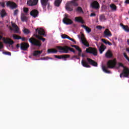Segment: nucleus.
Segmentation results:
<instances>
[{
	"label": "nucleus",
	"instance_id": "26",
	"mask_svg": "<svg viewBox=\"0 0 129 129\" xmlns=\"http://www.w3.org/2000/svg\"><path fill=\"white\" fill-rule=\"evenodd\" d=\"M109 7L112 12H115L117 9V7H116L115 5L113 4H111V5H110Z\"/></svg>",
	"mask_w": 129,
	"mask_h": 129
},
{
	"label": "nucleus",
	"instance_id": "18",
	"mask_svg": "<svg viewBox=\"0 0 129 129\" xmlns=\"http://www.w3.org/2000/svg\"><path fill=\"white\" fill-rule=\"evenodd\" d=\"M30 16L33 18H37L39 16V11L36 9L33 10L30 12Z\"/></svg>",
	"mask_w": 129,
	"mask_h": 129
},
{
	"label": "nucleus",
	"instance_id": "34",
	"mask_svg": "<svg viewBox=\"0 0 129 129\" xmlns=\"http://www.w3.org/2000/svg\"><path fill=\"white\" fill-rule=\"evenodd\" d=\"M100 20L101 22H103V21H105L106 19L105 18V16L104 15H102L100 16Z\"/></svg>",
	"mask_w": 129,
	"mask_h": 129
},
{
	"label": "nucleus",
	"instance_id": "21",
	"mask_svg": "<svg viewBox=\"0 0 129 129\" xmlns=\"http://www.w3.org/2000/svg\"><path fill=\"white\" fill-rule=\"evenodd\" d=\"M113 56V54H112V52L110 49H108L107 52L105 54V56L106 58H112V57Z\"/></svg>",
	"mask_w": 129,
	"mask_h": 129
},
{
	"label": "nucleus",
	"instance_id": "47",
	"mask_svg": "<svg viewBox=\"0 0 129 129\" xmlns=\"http://www.w3.org/2000/svg\"><path fill=\"white\" fill-rule=\"evenodd\" d=\"M95 16H96V14L95 13H92L90 14V17H95Z\"/></svg>",
	"mask_w": 129,
	"mask_h": 129
},
{
	"label": "nucleus",
	"instance_id": "29",
	"mask_svg": "<svg viewBox=\"0 0 129 129\" xmlns=\"http://www.w3.org/2000/svg\"><path fill=\"white\" fill-rule=\"evenodd\" d=\"M21 21L22 22H27L28 21V18L23 13L21 14Z\"/></svg>",
	"mask_w": 129,
	"mask_h": 129
},
{
	"label": "nucleus",
	"instance_id": "19",
	"mask_svg": "<svg viewBox=\"0 0 129 129\" xmlns=\"http://www.w3.org/2000/svg\"><path fill=\"white\" fill-rule=\"evenodd\" d=\"M103 36L106 38L107 37H111L112 34H111V32H110V31H109V29H106L104 31Z\"/></svg>",
	"mask_w": 129,
	"mask_h": 129
},
{
	"label": "nucleus",
	"instance_id": "15",
	"mask_svg": "<svg viewBox=\"0 0 129 129\" xmlns=\"http://www.w3.org/2000/svg\"><path fill=\"white\" fill-rule=\"evenodd\" d=\"M39 0H28L27 5L30 7H34V6H37Z\"/></svg>",
	"mask_w": 129,
	"mask_h": 129
},
{
	"label": "nucleus",
	"instance_id": "41",
	"mask_svg": "<svg viewBox=\"0 0 129 129\" xmlns=\"http://www.w3.org/2000/svg\"><path fill=\"white\" fill-rule=\"evenodd\" d=\"M18 13H19V10L17 9V10H15L14 13V15L17 16L18 15Z\"/></svg>",
	"mask_w": 129,
	"mask_h": 129
},
{
	"label": "nucleus",
	"instance_id": "25",
	"mask_svg": "<svg viewBox=\"0 0 129 129\" xmlns=\"http://www.w3.org/2000/svg\"><path fill=\"white\" fill-rule=\"evenodd\" d=\"M58 52V50L57 49H54V48H51V49H48L47 50V53L48 54H56Z\"/></svg>",
	"mask_w": 129,
	"mask_h": 129
},
{
	"label": "nucleus",
	"instance_id": "60",
	"mask_svg": "<svg viewBox=\"0 0 129 129\" xmlns=\"http://www.w3.org/2000/svg\"><path fill=\"white\" fill-rule=\"evenodd\" d=\"M114 2L115 3H116V2H117V0H115Z\"/></svg>",
	"mask_w": 129,
	"mask_h": 129
},
{
	"label": "nucleus",
	"instance_id": "20",
	"mask_svg": "<svg viewBox=\"0 0 129 129\" xmlns=\"http://www.w3.org/2000/svg\"><path fill=\"white\" fill-rule=\"evenodd\" d=\"M92 9H99V4L97 1H94L91 4Z\"/></svg>",
	"mask_w": 129,
	"mask_h": 129
},
{
	"label": "nucleus",
	"instance_id": "28",
	"mask_svg": "<svg viewBox=\"0 0 129 129\" xmlns=\"http://www.w3.org/2000/svg\"><path fill=\"white\" fill-rule=\"evenodd\" d=\"M12 27L13 28H14V31L15 32H16V33H19V27H18V26L17 25V24H15V23H12Z\"/></svg>",
	"mask_w": 129,
	"mask_h": 129
},
{
	"label": "nucleus",
	"instance_id": "54",
	"mask_svg": "<svg viewBox=\"0 0 129 129\" xmlns=\"http://www.w3.org/2000/svg\"><path fill=\"white\" fill-rule=\"evenodd\" d=\"M68 40H70V41H71L72 38H70V37L68 36Z\"/></svg>",
	"mask_w": 129,
	"mask_h": 129
},
{
	"label": "nucleus",
	"instance_id": "37",
	"mask_svg": "<svg viewBox=\"0 0 129 129\" xmlns=\"http://www.w3.org/2000/svg\"><path fill=\"white\" fill-rule=\"evenodd\" d=\"M123 56L124 57V58H125V59H126L129 62V57L128 56H127V55L126 54V53L125 52L123 53Z\"/></svg>",
	"mask_w": 129,
	"mask_h": 129
},
{
	"label": "nucleus",
	"instance_id": "8",
	"mask_svg": "<svg viewBox=\"0 0 129 129\" xmlns=\"http://www.w3.org/2000/svg\"><path fill=\"white\" fill-rule=\"evenodd\" d=\"M86 53L92 54L93 56H97V49L93 47H89L87 48L85 51Z\"/></svg>",
	"mask_w": 129,
	"mask_h": 129
},
{
	"label": "nucleus",
	"instance_id": "62",
	"mask_svg": "<svg viewBox=\"0 0 129 129\" xmlns=\"http://www.w3.org/2000/svg\"><path fill=\"white\" fill-rule=\"evenodd\" d=\"M10 30H13V29H12V28H10Z\"/></svg>",
	"mask_w": 129,
	"mask_h": 129
},
{
	"label": "nucleus",
	"instance_id": "22",
	"mask_svg": "<svg viewBox=\"0 0 129 129\" xmlns=\"http://www.w3.org/2000/svg\"><path fill=\"white\" fill-rule=\"evenodd\" d=\"M42 53H43V50H35L33 52V55L34 57H40Z\"/></svg>",
	"mask_w": 129,
	"mask_h": 129
},
{
	"label": "nucleus",
	"instance_id": "63",
	"mask_svg": "<svg viewBox=\"0 0 129 129\" xmlns=\"http://www.w3.org/2000/svg\"><path fill=\"white\" fill-rule=\"evenodd\" d=\"M128 14H129V11H128Z\"/></svg>",
	"mask_w": 129,
	"mask_h": 129
},
{
	"label": "nucleus",
	"instance_id": "36",
	"mask_svg": "<svg viewBox=\"0 0 129 129\" xmlns=\"http://www.w3.org/2000/svg\"><path fill=\"white\" fill-rule=\"evenodd\" d=\"M23 11L24 12V13H25V14H28V13H29V9L27 8H24L23 9Z\"/></svg>",
	"mask_w": 129,
	"mask_h": 129
},
{
	"label": "nucleus",
	"instance_id": "35",
	"mask_svg": "<svg viewBox=\"0 0 129 129\" xmlns=\"http://www.w3.org/2000/svg\"><path fill=\"white\" fill-rule=\"evenodd\" d=\"M23 32L24 34H27L28 35V34H30V30L27 28H25L23 30Z\"/></svg>",
	"mask_w": 129,
	"mask_h": 129
},
{
	"label": "nucleus",
	"instance_id": "38",
	"mask_svg": "<svg viewBox=\"0 0 129 129\" xmlns=\"http://www.w3.org/2000/svg\"><path fill=\"white\" fill-rule=\"evenodd\" d=\"M61 38L62 39H68V35H67L66 34H62V35H61Z\"/></svg>",
	"mask_w": 129,
	"mask_h": 129
},
{
	"label": "nucleus",
	"instance_id": "2",
	"mask_svg": "<svg viewBox=\"0 0 129 129\" xmlns=\"http://www.w3.org/2000/svg\"><path fill=\"white\" fill-rule=\"evenodd\" d=\"M87 60L88 62L86 61V60L83 59L81 61V64L83 67H85L86 68H90L91 67L90 66H89L88 64H90L92 66H94V67H97V62L96 61L93 60L91 58H87Z\"/></svg>",
	"mask_w": 129,
	"mask_h": 129
},
{
	"label": "nucleus",
	"instance_id": "11",
	"mask_svg": "<svg viewBox=\"0 0 129 129\" xmlns=\"http://www.w3.org/2000/svg\"><path fill=\"white\" fill-rule=\"evenodd\" d=\"M29 43L26 42H22L20 44L21 49L23 51H27L29 49Z\"/></svg>",
	"mask_w": 129,
	"mask_h": 129
},
{
	"label": "nucleus",
	"instance_id": "56",
	"mask_svg": "<svg viewBox=\"0 0 129 129\" xmlns=\"http://www.w3.org/2000/svg\"><path fill=\"white\" fill-rule=\"evenodd\" d=\"M44 60H47L48 59V57H43Z\"/></svg>",
	"mask_w": 129,
	"mask_h": 129
},
{
	"label": "nucleus",
	"instance_id": "9",
	"mask_svg": "<svg viewBox=\"0 0 129 129\" xmlns=\"http://www.w3.org/2000/svg\"><path fill=\"white\" fill-rule=\"evenodd\" d=\"M128 77L129 76V69L127 67L124 68L123 70H122V73L120 74V77Z\"/></svg>",
	"mask_w": 129,
	"mask_h": 129
},
{
	"label": "nucleus",
	"instance_id": "3",
	"mask_svg": "<svg viewBox=\"0 0 129 129\" xmlns=\"http://www.w3.org/2000/svg\"><path fill=\"white\" fill-rule=\"evenodd\" d=\"M56 48L58 49V50H60L59 51V53H64L65 54H68L69 53V51L70 52H73V53H74L75 54H76L77 52L75 51V50L73 48L70 47L68 46H57Z\"/></svg>",
	"mask_w": 129,
	"mask_h": 129
},
{
	"label": "nucleus",
	"instance_id": "30",
	"mask_svg": "<svg viewBox=\"0 0 129 129\" xmlns=\"http://www.w3.org/2000/svg\"><path fill=\"white\" fill-rule=\"evenodd\" d=\"M81 27H82V28H83L84 29H85V30H86V32H87V33H90V32H91V29L90 28H89V27L84 25H82L81 26Z\"/></svg>",
	"mask_w": 129,
	"mask_h": 129
},
{
	"label": "nucleus",
	"instance_id": "23",
	"mask_svg": "<svg viewBox=\"0 0 129 129\" xmlns=\"http://www.w3.org/2000/svg\"><path fill=\"white\" fill-rule=\"evenodd\" d=\"M120 27H121L122 29L125 31V32H126L127 33H129V27L127 26V25L125 26L122 23L120 24Z\"/></svg>",
	"mask_w": 129,
	"mask_h": 129
},
{
	"label": "nucleus",
	"instance_id": "50",
	"mask_svg": "<svg viewBox=\"0 0 129 129\" xmlns=\"http://www.w3.org/2000/svg\"><path fill=\"white\" fill-rule=\"evenodd\" d=\"M71 41L73 42L75 44H76V41L73 38H72V40Z\"/></svg>",
	"mask_w": 129,
	"mask_h": 129
},
{
	"label": "nucleus",
	"instance_id": "14",
	"mask_svg": "<svg viewBox=\"0 0 129 129\" xmlns=\"http://www.w3.org/2000/svg\"><path fill=\"white\" fill-rule=\"evenodd\" d=\"M55 58L57 59H64V60L66 61V59L70 58V54H62L61 55H54Z\"/></svg>",
	"mask_w": 129,
	"mask_h": 129
},
{
	"label": "nucleus",
	"instance_id": "39",
	"mask_svg": "<svg viewBox=\"0 0 129 129\" xmlns=\"http://www.w3.org/2000/svg\"><path fill=\"white\" fill-rule=\"evenodd\" d=\"M75 49H76V50L78 51V52H82V50H81V49L80 48V47H79V46H77Z\"/></svg>",
	"mask_w": 129,
	"mask_h": 129
},
{
	"label": "nucleus",
	"instance_id": "24",
	"mask_svg": "<svg viewBox=\"0 0 129 129\" xmlns=\"http://www.w3.org/2000/svg\"><path fill=\"white\" fill-rule=\"evenodd\" d=\"M106 49V46L104 44H101L100 47L99 48V51L100 52V54H102L104 51Z\"/></svg>",
	"mask_w": 129,
	"mask_h": 129
},
{
	"label": "nucleus",
	"instance_id": "33",
	"mask_svg": "<svg viewBox=\"0 0 129 129\" xmlns=\"http://www.w3.org/2000/svg\"><path fill=\"white\" fill-rule=\"evenodd\" d=\"M13 37L15 40H20L21 39V36H19L17 34H13Z\"/></svg>",
	"mask_w": 129,
	"mask_h": 129
},
{
	"label": "nucleus",
	"instance_id": "10",
	"mask_svg": "<svg viewBox=\"0 0 129 129\" xmlns=\"http://www.w3.org/2000/svg\"><path fill=\"white\" fill-rule=\"evenodd\" d=\"M68 16L67 14H66V17L62 20L63 23L66 25H72L73 24V21L71 19L68 18Z\"/></svg>",
	"mask_w": 129,
	"mask_h": 129
},
{
	"label": "nucleus",
	"instance_id": "4",
	"mask_svg": "<svg viewBox=\"0 0 129 129\" xmlns=\"http://www.w3.org/2000/svg\"><path fill=\"white\" fill-rule=\"evenodd\" d=\"M36 33H38V35L34 34V37H36V38H37V39H38V40H41V41H42V42H45V41H46V39L43 38V37L41 36H46V35H45V30H44V29L42 28H37L36 29Z\"/></svg>",
	"mask_w": 129,
	"mask_h": 129
},
{
	"label": "nucleus",
	"instance_id": "32",
	"mask_svg": "<svg viewBox=\"0 0 129 129\" xmlns=\"http://www.w3.org/2000/svg\"><path fill=\"white\" fill-rule=\"evenodd\" d=\"M0 15L2 18H4V17H6V16H7V13H6V11L5 10V9H3L2 10L0 13Z\"/></svg>",
	"mask_w": 129,
	"mask_h": 129
},
{
	"label": "nucleus",
	"instance_id": "52",
	"mask_svg": "<svg viewBox=\"0 0 129 129\" xmlns=\"http://www.w3.org/2000/svg\"><path fill=\"white\" fill-rule=\"evenodd\" d=\"M125 4H129V0H126L125 1Z\"/></svg>",
	"mask_w": 129,
	"mask_h": 129
},
{
	"label": "nucleus",
	"instance_id": "59",
	"mask_svg": "<svg viewBox=\"0 0 129 129\" xmlns=\"http://www.w3.org/2000/svg\"><path fill=\"white\" fill-rule=\"evenodd\" d=\"M82 57H85V55L83 54L82 55Z\"/></svg>",
	"mask_w": 129,
	"mask_h": 129
},
{
	"label": "nucleus",
	"instance_id": "61",
	"mask_svg": "<svg viewBox=\"0 0 129 129\" xmlns=\"http://www.w3.org/2000/svg\"><path fill=\"white\" fill-rule=\"evenodd\" d=\"M105 27H102V29H105Z\"/></svg>",
	"mask_w": 129,
	"mask_h": 129
},
{
	"label": "nucleus",
	"instance_id": "13",
	"mask_svg": "<svg viewBox=\"0 0 129 129\" xmlns=\"http://www.w3.org/2000/svg\"><path fill=\"white\" fill-rule=\"evenodd\" d=\"M81 40L82 44H83L84 46L86 47H89V43H88V42L86 40V38L84 37V34H82L81 35Z\"/></svg>",
	"mask_w": 129,
	"mask_h": 129
},
{
	"label": "nucleus",
	"instance_id": "17",
	"mask_svg": "<svg viewBox=\"0 0 129 129\" xmlns=\"http://www.w3.org/2000/svg\"><path fill=\"white\" fill-rule=\"evenodd\" d=\"M75 22L76 23H80V24H85V22L83 20V18L82 17L79 16V17H76L75 18Z\"/></svg>",
	"mask_w": 129,
	"mask_h": 129
},
{
	"label": "nucleus",
	"instance_id": "57",
	"mask_svg": "<svg viewBox=\"0 0 129 129\" xmlns=\"http://www.w3.org/2000/svg\"><path fill=\"white\" fill-rule=\"evenodd\" d=\"M126 50L127 51V52H128V53H129V47H128V48H127L126 49Z\"/></svg>",
	"mask_w": 129,
	"mask_h": 129
},
{
	"label": "nucleus",
	"instance_id": "49",
	"mask_svg": "<svg viewBox=\"0 0 129 129\" xmlns=\"http://www.w3.org/2000/svg\"><path fill=\"white\" fill-rule=\"evenodd\" d=\"M107 44H108V45H109V46H111V45H112V43H111V42L108 41Z\"/></svg>",
	"mask_w": 129,
	"mask_h": 129
},
{
	"label": "nucleus",
	"instance_id": "43",
	"mask_svg": "<svg viewBox=\"0 0 129 129\" xmlns=\"http://www.w3.org/2000/svg\"><path fill=\"white\" fill-rule=\"evenodd\" d=\"M73 58H76L78 60H79V59H80V57H79V56H77V55H75L73 56L72 59H73Z\"/></svg>",
	"mask_w": 129,
	"mask_h": 129
},
{
	"label": "nucleus",
	"instance_id": "16",
	"mask_svg": "<svg viewBox=\"0 0 129 129\" xmlns=\"http://www.w3.org/2000/svg\"><path fill=\"white\" fill-rule=\"evenodd\" d=\"M7 7H10V8L14 10V9H17V4L14 2H11V1H9L7 3Z\"/></svg>",
	"mask_w": 129,
	"mask_h": 129
},
{
	"label": "nucleus",
	"instance_id": "1",
	"mask_svg": "<svg viewBox=\"0 0 129 129\" xmlns=\"http://www.w3.org/2000/svg\"><path fill=\"white\" fill-rule=\"evenodd\" d=\"M107 65V67L103 66L102 67V69L103 71L105 72V73L109 74H110V71L107 70V69L110 68V69H112V68H114V67H115V66L116 65V60L115 59L109 60V61H108Z\"/></svg>",
	"mask_w": 129,
	"mask_h": 129
},
{
	"label": "nucleus",
	"instance_id": "42",
	"mask_svg": "<svg viewBox=\"0 0 129 129\" xmlns=\"http://www.w3.org/2000/svg\"><path fill=\"white\" fill-rule=\"evenodd\" d=\"M96 29H97L98 30H101L102 29V26H100V25H98L96 26Z\"/></svg>",
	"mask_w": 129,
	"mask_h": 129
},
{
	"label": "nucleus",
	"instance_id": "5",
	"mask_svg": "<svg viewBox=\"0 0 129 129\" xmlns=\"http://www.w3.org/2000/svg\"><path fill=\"white\" fill-rule=\"evenodd\" d=\"M78 0H73L71 2H68L66 5V10L69 12L73 11V6L74 7H78V4L77 3Z\"/></svg>",
	"mask_w": 129,
	"mask_h": 129
},
{
	"label": "nucleus",
	"instance_id": "6",
	"mask_svg": "<svg viewBox=\"0 0 129 129\" xmlns=\"http://www.w3.org/2000/svg\"><path fill=\"white\" fill-rule=\"evenodd\" d=\"M2 39H3V41L4 43H5V44H9V45H13L14 44V43H15L14 42V41H13L12 39H11V38H6L5 37L3 38V35H0V41H1V40H2ZM3 48H4V45L3 44V42L0 41V50H2V49H3Z\"/></svg>",
	"mask_w": 129,
	"mask_h": 129
},
{
	"label": "nucleus",
	"instance_id": "51",
	"mask_svg": "<svg viewBox=\"0 0 129 129\" xmlns=\"http://www.w3.org/2000/svg\"><path fill=\"white\" fill-rule=\"evenodd\" d=\"M81 53H82V52L79 51L78 56H81Z\"/></svg>",
	"mask_w": 129,
	"mask_h": 129
},
{
	"label": "nucleus",
	"instance_id": "58",
	"mask_svg": "<svg viewBox=\"0 0 129 129\" xmlns=\"http://www.w3.org/2000/svg\"><path fill=\"white\" fill-rule=\"evenodd\" d=\"M77 45H75L72 46V47H74V48H76V47H77Z\"/></svg>",
	"mask_w": 129,
	"mask_h": 129
},
{
	"label": "nucleus",
	"instance_id": "46",
	"mask_svg": "<svg viewBox=\"0 0 129 129\" xmlns=\"http://www.w3.org/2000/svg\"><path fill=\"white\" fill-rule=\"evenodd\" d=\"M0 5H1V7H2L3 8H5V3L0 2Z\"/></svg>",
	"mask_w": 129,
	"mask_h": 129
},
{
	"label": "nucleus",
	"instance_id": "44",
	"mask_svg": "<svg viewBox=\"0 0 129 129\" xmlns=\"http://www.w3.org/2000/svg\"><path fill=\"white\" fill-rule=\"evenodd\" d=\"M118 65H119V67H123V69L125 68V67L123 66V64H122V63L119 62L118 63Z\"/></svg>",
	"mask_w": 129,
	"mask_h": 129
},
{
	"label": "nucleus",
	"instance_id": "12",
	"mask_svg": "<svg viewBox=\"0 0 129 129\" xmlns=\"http://www.w3.org/2000/svg\"><path fill=\"white\" fill-rule=\"evenodd\" d=\"M40 2L41 6L44 10L46 9V7H47V6H48V8L50 7V3H49V0H40Z\"/></svg>",
	"mask_w": 129,
	"mask_h": 129
},
{
	"label": "nucleus",
	"instance_id": "53",
	"mask_svg": "<svg viewBox=\"0 0 129 129\" xmlns=\"http://www.w3.org/2000/svg\"><path fill=\"white\" fill-rule=\"evenodd\" d=\"M20 44H17L16 47L17 48H20Z\"/></svg>",
	"mask_w": 129,
	"mask_h": 129
},
{
	"label": "nucleus",
	"instance_id": "31",
	"mask_svg": "<svg viewBox=\"0 0 129 129\" xmlns=\"http://www.w3.org/2000/svg\"><path fill=\"white\" fill-rule=\"evenodd\" d=\"M61 3H62V0H55L54 2V5L55 7H60Z\"/></svg>",
	"mask_w": 129,
	"mask_h": 129
},
{
	"label": "nucleus",
	"instance_id": "48",
	"mask_svg": "<svg viewBox=\"0 0 129 129\" xmlns=\"http://www.w3.org/2000/svg\"><path fill=\"white\" fill-rule=\"evenodd\" d=\"M19 40H22V41H25V40H26V38H25V37H21V38H19Z\"/></svg>",
	"mask_w": 129,
	"mask_h": 129
},
{
	"label": "nucleus",
	"instance_id": "7",
	"mask_svg": "<svg viewBox=\"0 0 129 129\" xmlns=\"http://www.w3.org/2000/svg\"><path fill=\"white\" fill-rule=\"evenodd\" d=\"M29 42L33 46H36V47H41L42 46V43L41 41L34 37H31L29 39Z\"/></svg>",
	"mask_w": 129,
	"mask_h": 129
},
{
	"label": "nucleus",
	"instance_id": "27",
	"mask_svg": "<svg viewBox=\"0 0 129 129\" xmlns=\"http://www.w3.org/2000/svg\"><path fill=\"white\" fill-rule=\"evenodd\" d=\"M76 12L79 13V14H84L83 12V9L81 7H78L76 9Z\"/></svg>",
	"mask_w": 129,
	"mask_h": 129
},
{
	"label": "nucleus",
	"instance_id": "55",
	"mask_svg": "<svg viewBox=\"0 0 129 129\" xmlns=\"http://www.w3.org/2000/svg\"><path fill=\"white\" fill-rule=\"evenodd\" d=\"M127 45H128V46H129V39H128L127 40Z\"/></svg>",
	"mask_w": 129,
	"mask_h": 129
},
{
	"label": "nucleus",
	"instance_id": "40",
	"mask_svg": "<svg viewBox=\"0 0 129 129\" xmlns=\"http://www.w3.org/2000/svg\"><path fill=\"white\" fill-rule=\"evenodd\" d=\"M3 54H5V55H9V56H11V52L9 51L3 52Z\"/></svg>",
	"mask_w": 129,
	"mask_h": 129
},
{
	"label": "nucleus",
	"instance_id": "45",
	"mask_svg": "<svg viewBox=\"0 0 129 129\" xmlns=\"http://www.w3.org/2000/svg\"><path fill=\"white\" fill-rule=\"evenodd\" d=\"M101 41H102V42H104V44H107V42H108V41L105 40V39H102Z\"/></svg>",
	"mask_w": 129,
	"mask_h": 129
}]
</instances>
